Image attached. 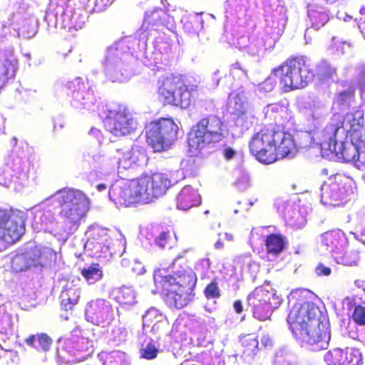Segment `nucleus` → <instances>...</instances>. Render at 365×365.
<instances>
[{"label": "nucleus", "mask_w": 365, "mask_h": 365, "mask_svg": "<svg viewBox=\"0 0 365 365\" xmlns=\"http://www.w3.org/2000/svg\"><path fill=\"white\" fill-rule=\"evenodd\" d=\"M175 183L164 173L143 174L113 190V200L126 207L135 203H150L165 195Z\"/></svg>", "instance_id": "1"}, {"label": "nucleus", "mask_w": 365, "mask_h": 365, "mask_svg": "<svg viewBox=\"0 0 365 365\" xmlns=\"http://www.w3.org/2000/svg\"><path fill=\"white\" fill-rule=\"evenodd\" d=\"M90 207V200L80 190L64 187L56 191L42 204V217L46 222L54 219L56 212L71 230H77Z\"/></svg>", "instance_id": "2"}, {"label": "nucleus", "mask_w": 365, "mask_h": 365, "mask_svg": "<svg viewBox=\"0 0 365 365\" xmlns=\"http://www.w3.org/2000/svg\"><path fill=\"white\" fill-rule=\"evenodd\" d=\"M249 149L257 160L268 165L289 156L296 150V145L289 133L269 125L253 134Z\"/></svg>", "instance_id": "3"}, {"label": "nucleus", "mask_w": 365, "mask_h": 365, "mask_svg": "<svg viewBox=\"0 0 365 365\" xmlns=\"http://www.w3.org/2000/svg\"><path fill=\"white\" fill-rule=\"evenodd\" d=\"M153 279L155 287L170 308L180 309L194 300L196 275H154Z\"/></svg>", "instance_id": "4"}, {"label": "nucleus", "mask_w": 365, "mask_h": 365, "mask_svg": "<svg viewBox=\"0 0 365 365\" xmlns=\"http://www.w3.org/2000/svg\"><path fill=\"white\" fill-rule=\"evenodd\" d=\"M226 136V125L217 115H207L194 124L187 133L188 151L197 155L204 148L220 143Z\"/></svg>", "instance_id": "5"}, {"label": "nucleus", "mask_w": 365, "mask_h": 365, "mask_svg": "<svg viewBox=\"0 0 365 365\" xmlns=\"http://www.w3.org/2000/svg\"><path fill=\"white\" fill-rule=\"evenodd\" d=\"M288 302L292 307L287 317V322L296 338L307 327L310 326V324L317 323L322 314L318 307L307 300L304 290L292 291L288 296Z\"/></svg>", "instance_id": "6"}, {"label": "nucleus", "mask_w": 365, "mask_h": 365, "mask_svg": "<svg viewBox=\"0 0 365 365\" xmlns=\"http://www.w3.org/2000/svg\"><path fill=\"white\" fill-rule=\"evenodd\" d=\"M272 74L279 79L282 91L289 92L307 85L310 70L303 56H292L273 68Z\"/></svg>", "instance_id": "7"}, {"label": "nucleus", "mask_w": 365, "mask_h": 365, "mask_svg": "<svg viewBox=\"0 0 365 365\" xmlns=\"http://www.w3.org/2000/svg\"><path fill=\"white\" fill-rule=\"evenodd\" d=\"M158 99L164 106L170 105L187 108L192 102L191 91L181 75L170 74L158 82Z\"/></svg>", "instance_id": "8"}, {"label": "nucleus", "mask_w": 365, "mask_h": 365, "mask_svg": "<svg viewBox=\"0 0 365 365\" xmlns=\"http://www.w3.org/2000/svg\"><path fill=\"white\" fill-rule=\"evenodd\" d=\"M178 131V126L172 118H160L145 125V140L153 152L161 153L177 140Z\"/></svg>", "instance_id": "9"}, {"label": "nucleus", "mask_w": 365, "mask_h": 365, "mask_svg": "<svg viewBox=\"0 0 365 365\" xmlns=\"http://www.w3.org/2000/svg\"><path fill=\"white\" fill-rule=\"evenodd\" d=\"M98 113L106 130L115 137L129 135L136 129L137 121L126 108L111 109L107 105H101Z\"/></svg>", "instance_id": "10"}, {"label": "nucleus", "mask_w": 365, "mask_h": 365, "mask_svg": "<svg viewBox=\"0 0 365 365\" xmlns=\"http://www.w3.org/2000/svg\"><path fill=\"white\" fill-rule=\"evenodd\" d=\"M282 302V298L269 284L256 287L247 297V304L252 308L253 317L265 321Z\"/></svg>", "instance_id": "11"}, {"label": "nucleus", "mask_w": 365, "mask_h": 365, "mask_svg": "<svg viewBox=\"0 0 365 365\" xmlns=\"http://www.w3.org/2000/svg\"><path fill=\"white\" fill-rule=\"evenodd\" d=\"M295 339L312 351L326 349L331 339L328 319L322 314L317 323L310 324Z\"/></svg>", "instance_id": "12"}, {"label": "nucleus", "mask_w": 365, "mask_h": 365, "mask_svg": "<svg viewBox=\"0 0 365 365\" xmlns=\"http://www.w3.org/2000/svg\"><path fill=\"white\" fill-rule=\"evenodd\" d=\"M24 232L22 212L18 210L0 209V241L14 244Z\"/></svg>", "instance_id": "13"}, {"label": "nucleus", "mask_w": 365, "mask_h": 365, "mask_svg": "<svg viewBox=\"0 0 365 365\" xmlns=\"http://www.w3.org/2000/svg\"><path fill=\"white\" fill-rule=\"evenodd\" d=\"M350 181L346 176L340 174L334 175L329 182H324L321 187V199L324 204L339 207L344 204Z\"/></svg>", "instance_id": "14"}, {"label": "nucleus", "mask_w": 365, "mask_h": 365, "mask_svg": "<svg viewBox=\"0 0 365 365\" xmlns=\"http://www.w3.org/2000/svg\"><path fill=\"white\" fill-rule=\"evenodd\" d=\"M324 361L327 365H359L362 361V356L356 348H334L327 352Z\"/></svg>", "instance_id": "15"}, {"label": "nucleus", "mask_w": 365, "mask_h": 365, "mask_svg": "<svg viewBox=\"0 0 365 365\" xmlns=\"http://www.w3.org/2000/svg\"><path fill=\"white\" fill-rule=\"evenodd\" d=\"M60 281L66 282L60 295L61 309L66 312L72 311L80 300L81 279L78 275H70L67 278H61Z\"/></svg>", "instance_id": "16"}, {"label": "nucleus", "mask_w": 365, "mask_h": 365, "mask_svg": "<svg viewBox=\"0 0 365 365\" xmlns=\"http://www.w3.org/2000/svg\"><path fill=\"white\" fill-rule=\"evenodd\" d=\"M111 313V306L102 299L91 301L86 308V317L88 321L98 326L108 321Z\"/></svg>", "instance_id": "17"}, {"label": "nucleus", "mask_w": 365, "mask_h": 365, "mask_svg": "<svg viewBox=\"0 0 365 365\" xmlns=\"http://www.w3.org/2000/svg\"><path fill=\"white\" fill-rule=\"evenodd\" d=\"M66 349L68 352L75 356L78 361L87 359L94 352L91 341L83 337H76L69 339L66 344Z\"/></svg>", "instance_id": "18"}, {"label": "nucleus", "mask_w": 365, "mask_h": 365, "mask_svg": "<svg viewBox=\"0 0 365 365\" xmlns=\"http://www.w3.org/2000/svg\"><path fill=\"white\" fill-rule=\"evenodd\" d=\"M322 244L330 252H342L347 246L345 234L340 230H333L323 233L321 236Z\"/></svg>", "instance_id": "19"}, {"label": "nucleus", "mask_w": 365, "mask_h": 365, "mask_svg": "<svg viewBox=\"0 0 365 365\" xmlns=\"http://www.w3.org/2000/svg\"><path fill=\"white\" fill-rule=\"evenodd\" d=\"M344 123V115L339 113H334L322 131L321 135L323 143L328 145V149L329 150L332 149L335 143H339L336 139V134L338 131L343 128Z\"/></svg>", "instance_id": "20"}, {"label": "nucleus", "mask_w": 365, "mask_h": 365, "mask_svg": "<svg viewBox=\"0 0 365 365\" xmlns=\"http://www.w3.org/2000/svg\"><path fill=\"white\" fill-rule=\"evenodd\" d=\"M168 17V13L163 9H156L145 13L140 30L143 32L159 31L165 26V20Z\"/></svg>", "instance_id": "21"}, {"label": "nucleus", "mask_w": 365, "mask_h": 365, "mask_svg": "<svg viewBox=\"0 0 365 365\" xmlns=\"http://www.w3.org/2000/svg\"><path fill=\"white\" fill-rule=\"evenodd\" d=\"M200 196L191 186H185L177 196V207L182 210H187L200 205Z\"/></svg>", "instance_id": "22"}, {"label": "nucleus", "mask_w": 365, "mask_h": 365, "mask_svg": "<svg viewBox=\"0 0 365 365\" xmlns=\"http://www.w3.org/2000/svg\"><path fill=\"white\" fill-rule=\"evenodd\" d=\"M17 67L18 60L13 55H9L3 61H0V88L15 77Z\"/></svg>", "instance_id": "23"}, {"label": "nucleus", "mask_w": 365, "mask_h": 365, "mask_svg": "<svg viewBox=\"0 0 365 365\" xmlns=\"http://www.w3.org/2000/svg\"><path fill=\"white\" fill-rule=\"evenodd\" d=\"M321 1H313V4L308 8V16L311 21L312 27L319 29L323 27L329 19V16L324 8L317 4Z\"/></svg>", "instance_id": "24"}, {"label": "nucleus", "mask_w": 365, "mask_h": 365, "mask_svg": "<svg viewBox=\"0 0 365 365\" xmlns=\"http://www.w3.org/2000/svg\"><path fill=\"white\" fill-rule=\"evenodd\" d=\"M358 146L353 143L339 142V144L333 145L330 151L344 162L352 163L357 154Z\"/></svg>", "instance_id": "25"}, {"label": "nucleus", "mask_w": 365, "mask_h": 365, "mask_svg": "<svg viewBox=\"0 0 365 365\" xmlns=\"http://www.w3.org/2000/svg\"><path fill=\"white\" fill-rule=\"evenodd\" d=\"M286 238L280 234L268 235L264 240V246L268 255L278 256L286 247Z\"/></svg>", "instance_id": "26"}, {"label": "nucleus", "mask_w": 365, "mask_h": 365, "mask_svg": "<svg viewBox=\"0 0 365 365\" xmlns=\"http://www.w3.org/2000/svg\"><path fill=\"white\" fill-rule=\"evenodd\" d=\"M26 344L38 351L47 352L51 349L52 339L45 333L30 335L25 339Z\"/></svg>", "instance_id": "27"}, {"label": "nucleus", "mask_w": 365, "mask_h": 365, "mask_svg": "<svg viewBox=\"0 0 365 365\" xmlns=\"http://www.w3.org/2000/svg\"><path fill=\"white\" fill-rule=\"evenodd\" d=\"M190 270L189 262L182 256L177 257L169 266L161 264V267L158 269L159 272H170L171 274H185Z\"/></svg>", "instance_id": "28"}, {"label": "nucleus", "mask_w": 365, "mask_h": 365, "mask_svg": "<svg viewBox=\"0 0 365 365\" xmlns=\"http://www.w3.org/2000/svg\"><path fill=\"white\" fill-rule=\"evenodd\" d=\"M140 155L143 153L138 149H127L123 150L118 157V165L123 169L132 168L139 161Z\"/></svg>", "instance_id": "29"}, {"label": "nucleus", "mask_w": 365, "mask_h": 365, "mask_svg": "<svg viewBox=\"0 0 365 365\" xmlns=\"http://www.w3.org/2000/svg\"><path fill=\"white\" fill-rule=\"evenodd\" d=\"M115 299L122 306L133 305L136 302V293L131 287L122 286L115 292Z\"/></svg>", "instance_id": "30"}, {"label": "nucleus", "mask_w": 365, "mask_h": 365, "mask_svg": "<svg viewBox=\"0 0 365 365\" xmlns=\"http://www.w3.org/2000/svg\"><path fill=\"white\" fill-rule=\"evenodd\" d=\"M91 258L90 256H86L78 259L76 265L78 267L81 274H97L98 272H102L101 264L98 262H91Z\"/></svg>", "instance_id": "31"}, {"label": "nucleus", "mask_w": 365, "mask_h": 365, "mask_svg": "<svg viewBox=\"0 0 365 365\" xmlns=\"http://www.w3.org/2000/svg\"><path fill=\"white\" fill-rule=\"evenodd\" d=\"M177 241L175 233L171 230L163 231L155 240V244L163 249L173 248L176 245Z\"/></svg>", "instance_id": "32"}, {"label": "nucleus", "mask_w": 365, "mask_h": 365, "mask_svg": "<svg viewBox=\"0 0 365 365\" xmlns=\"http://www.w3.org/2000/svg\"><path fill=\"white\" fill-rule=\"evenodd\" d=\"M351 44L336 38H333L330 44V49L335 55H344L351 51Z\"/></svg>", "instance_id": "33"}, {"label": "nucleus", "mask_w": 365, "mask_h": 365, "mask_svg": "<svg viewBox=\"0 0 365 365\" xmlns=\"http://www.w3.org/2000/svg\"><path fill=\"white\" fill-rule=\"evenodd\" d=\"M242 346L245 347V351L255 354L258 349L259 341L257 336L254 334H248L242 336L240 339Z\"/></svg>", "instance_id": "34"}, {"label": "nucleus", "mask_w": 365, "mask_h": 365, "mask_svg": "<svg viewBox=\"0 0 365 365\" xmlns=\"http://www.w3.org/2000/svg\"><path fill=\"white\" fill-rule=\"evenodd\" d=\"M355 97V88L352 86L338 93L335 96V102L337 105L342 106L354 101Z\"/></svg>", "instance_id": "35"}, {"label": "nucleus", "mask_w": 365, "mask_h": 365, "mask_svg": "<svg viewBox=\"0 0 365 365\" xmlns=\"http://www.w3.org/2000/svg\"><path fill=\"white\" fill-rule=\"evenodd\" d=\"M104 365H128V364L122 353L114 351L106 356Z\"/></svg>", "instance_id": "36"}, {"label": "nucleus", "mask_w": 365, "mask_h": 365, "mask_svg": "<svg viewBox=\"0 0 365 365\" xmlns=\"http://www.w3.org/2000/svg\"><path fill=\"white\" fill-rule=\"evenodd\" d=\"M347 117H351L350 127L351 130L356 131L361 127L364 123V113L361 110H356L353 113H347Z\"/></svg>", "instance_id": "37"}, {"label": "nucleus", "mask_w": 365, "mask_h": 365, "mask_svg": "<svg viewBox=\"0 0 365 365\" xmlns=\"http://www.w3.org/2000/svg\"><path fill=\"white\" fill-rule=\"evenodd\" d=\"M204 295L208 299H217L220 297V290L219 289L216 279H214L204 289Z\"/></svg>", "instance_id": "38"}, {"label": "nucleus", "mask_w": 365, "mask_h": 365, "mask_svg": "<svg viewBox=\"0 0 365 365\" xmlns=\"http://www.w3.org/2000/svg\"><path fill=\"white\" fill-rule=\"evenodd\" d=\"M345 251L340 257L341 263L345 266L356 265L359 261L358 255L352 250H344Z\"/></svg>", "instance_id": "39"}, {"label": "nucleus", "mask_w": 365, "mask_h": 365, "mask_svg": "<svg viewBox=\"0 0 365 365\" xmlns=\"http://www.w3.org/2000/svg\"><path fill=\"white\" fill-rule=\"evenodd\" d=\"M86 17L81 9H76L73 11L71 21L72 26L76 29H81L84 25Z\"/></svg>", "instance_id": "40"}, {"label": "nucleus", "mask_w": 365, "mask_h": 365, "mask_svg": "<svg viewBox=\"0 0 365 365\" xmlns=\"http://www.w3.org/2000/svg\"><path fill=\"white\" fill-rule=\"evenodd\" d=\"M351 317L358 325H365V307L361 304L356 306Z\"/></svg>", "instance_id": "41"}, {"label": "nucleus", "mask_w": 365, "mask_h": 365, "mask_svg": "<svg viewBox=\"0 0 365 365\" xmlns=\"http://www.w3.org/2000/svg\"><path fill=\"white\" fill-rule=\"evenodd\" d=\"M158 353V350L152 343H149L146 346L141 349V356L146 359H155Z\"/></svg>", "instance_id": "42"}, {"label": "nucleus", "mask_w": 365, "mask_h": 365, "mask_svg": "<svg viewBox=\"0 0 365 365\" xmlns=\"http://www.w3.org/2000/svg\"><path fill=\"white\" fill-rule=\"evenodd\" d=\"M275 77L271 73L263 82L259 84V89L264 92H270L274 90L277 82Z\"/></svg>", "instance_id": "43"}, {"label": "nucleus", "mask_w": 365, "mask_h": 365, "mask_svg": "<svg viewBox=\"0 0 365 365\" xmlns=\"http://www.w3.org/2000/svg\"><path fill=\"white\" fill-rule=\"evenodd\" d=\"M43 267H44V264L38 259H29L25 264V270L41 272Z\"/></svg>", "instance_id": "44"}, {"label": "nucleus", "mask_w": 365, "mask_h": 365, "mask_svg": "<svg viewBox=\"0 0 365 365\" xmlns=\"http://www.w3.org/2000/svg\"><path fill=\"white\" fill-rule=\"evenodd\" d=\"M202 22L196 17L189 18L184 24L185 28L188 32H196L201 27Z\"/></svg>", "instance_id": "45"}, {"label": "nucleus", "mask_w": 365, "mask_h": 365, "mask_svg": "<svg viewBox=\"0 0 365 365\" xmlns=\"http://www.w3.org/2000/svg\"><path fill=\"white\" fill-rule=\"evenodd\" d=\"M353 164L359 169H361L365 166V148L363 149L357 148V154L353 161Z\"/></svg>", "instance_id": "46"}, {"label": "nucleus", "mask_w": 365, "mask_h": 365, "mask_svg": "<svg viewBox=\"0 0 365 365\" xmlns=\"http://www.w3.org/2000/svg\"><path fill=\"white\" fill-rule=\"evenodd\" d=\"M130 271L134 274H143L146 272L144 265L139 261H132L129 262Z\"/></svg>", "instance_id": "47"}, {"label": "nucleus", "mask_w": 365, "mask_h": 365, "mask_svg": "<svg viewBox=\"0 0 365 365\" xmlns=\"http://www.w3.org/2000/svg\"><path fill=\"white\" fill-rule=\"evenodd\" d=\"M336 74V71L334 68L329 66H325L322 70V76L324 78H329Z\"/></svg>", "instance_id": "48"}, {"label": "nucleus", "mask_w": 365, "mask_h": 365, "mask_svg": "<svg viewBox=\"0 0 365 365\" xmlns=\"http://www.w3.org/2000/svg\"><path fill=\"white\" fill-rule=\"evenodd\" d=\"M237 100L240 101V99L237 98V99H235V105L236 106L238 105L239 106L237 108H234L232 113L235 115L241 116L245 113L246 110L244 108L243 103L242 102H240L238 103Z\"/></svg>", "instance_id": "49"}, {"label": "nucleus", "mask_w": 365, "mask_h": 365, "mask_svg": "<svg viewBox=\"0 0 365 365\" xmlns=\"http://www.w3.org/2000/svg\"><path fill=\"white\" fill-rule=\"evenodd\" d=\"M237 71L241 72V73L245 76H247V71L242 67L239 62L232 63L230 66V72L232 74H235Z\"/></svg>", "instance_id": "50"}, {"label": "nucleus", "mask_w": 365, "mask_h": 365, "mask_svg": "<svg viewBox=\"0 0 365 365\" xmlns=\"http://www.w3.org/2000/svg\"><path fill=\"white\" fill-rule=\"evenodd\" d=\"M222 154L223 157L226 160H230L234 158L236 155V152L232 148L227 147L224 149Z\"/></svg>", "instance_id": "51"}, {"label": "nucleus", "mask_w": 365, "mask_h": 365, "mask_svg": "<svg viewBox=\"0 0 365 365\" xmlns=\"http://www.w3.org/2000/svg\"><path fill=\"white\" fill-rule=\"evenodd\" d=\"M273 346V341L269 336H263L261 339V346L264 349L270 348Z\"/></svg>", "instance_id": "52"}, {"label": "nucleus", "mask_w": 365, "mask_h": 365, "mask_svg": "<svg viewBox=\"0 0 365 365\" xmlns=\"http://www.w3.org/2000/svg\"><path fill=\"white\" fill-rule=\"evenodd\" d=\"M331 272V271L329 267H327L324 266V264H319L318 266L316 267L317 274H330Z\"/></svg>", "instance_id": "53"}, {"label": "nucleus", "mask_w": 365, "mask_h": 365, "mask_svg": "<svg viewBox=\"0 0 365 365\" xmlns=\"http://www.w3.org/2000/svg\"><path fill=\"white\" fill-rule=\"evenodd\" d=\"M86 282L89 284H93L95 282L101 279L102 275H83Z\"/></svg>", "instance_id": "54"}, {"label": "nucleus", "mask_w": 365, "mask_h": 365, "mask_svg": "<svg viewBox=\"0 0 365 365\" xmlns=\"http://www.w3.org/2000/svg\"><path fill=\"white\" fill-rule=\"evenodd\" d=\"M69 88L74 93L76 92L79 93L81 90V83L79 81H73L69 84Z\"/></svg>", "instance_id": "55"}, {"label": "nucleus", "mask_w": 365, "mask_h": 365, "mask_svg": "<svg viewBox=\"0 0 365 365\" xmlns=\"http://www.w3.org/2000/svg\"><path fill=\"white\" fill-rule=\"evenodd\" d=\"M233 307L235 309V311L237 314H240L243 311V306L242 304V302L240 300H236L234 302Z\"/></svg>", "instance_id": "56"}, {"label": "nucleus", "mask_w": 365, "mask_h": 365, "mask_svg": "<svg viewBox=\"0 0 365 365\" xmlns=\"http://www.w3.org/2000/svg\"><path fill=\"white\" fill-rule=\"evenodd\" d=\"M272 110H278L280 109L282 111H287V108L282 103H277L271 105Z\"/></svg>", "instance_id": "57"}, {"label": "nucleus", "mask_w": 365, "mask_h": 365, "mask_svg": "<svg viewBox=\"0 0 365 365\" xmlns=\"http://www.w3.org/2000/svg\"><path fill=\"white\" fill-rule=\"evenodd\" d=\"M359 227L361 229V235L365 236V211L364 213L361 217Z\"/></svg>", "instance_id": "58"}, {"label": "nucleus", "mask_w": 365, "mask_h": 365, "mask_svg": "<svg viewBox=\"0 0 365 365\" xmlns=\"http://www.w3.org/2000/svg\"><path fill=\"white\" fill-rule=\"evenodd\" d=\"M210 262L208 259H203L200 261V262L198 264L199 267H202L205 269V271H207L210 268Z\"/></svg>", "instance_id": "59"}, {"label": "nucleus", "mask_w": 365, "mask_h": 365, "mask_svg": "<svg viewBox=\"0 0 365 365\" xmlns=\"http://www.w3.org/2000/svg\"><path fill=\"white\" fill-rule=\"evenodd\" d=\"M67 1L68 0H50V4L58 7L65 5Z\"/></svg>", "instance_id": "60"}, {"label": "nucleus", "mask_w": 365, "mask_h": 365, "mask_svg": "<svg viewBox=\"0 0 365 365\" xmlns=\"http://www.w3.org/2000/svg\"><path fill=\"white\" fill-rule=\"evenodd\" d=\"M97 3L102 4L103 6H107L110 5L113 2V0H96Z\"/></svg>", "instance_id": "61"}, {"label": "nucleus", "mask_w": 365, "mask_h": 365, "mask_svg": "<svg viewBox=\"0 0 365 365\" xmlns=\"http://www.w3.org/2000/svg\"><path fill=\"white\" fill-rule=\"evenodd\" d=\"M215 247L217 249L222 248V247H223V243L221 241H217L215 244Z\"/></svg>", "instance_id": "62"}, {"label": "nucleus", "mask_w": 365, "mask_h": 365, "mask_svg": "<svg viewBox=\"0 0 365 365\" xmlns=\"http://www.w3.org/2000/svg\"><path fill=\"white\" fill-rule=\"evenodd\" d=\"M105 188H106V185H103V184H100V185H98V189L99 190H104Z\"/></svg>", "instance_id": "63"}, {"label": "nucleus", "mask_w": 365, "mask_h": 365, "mask_svg": "<svg viewBox=\"0 0 365 365\" xmlns=\"http://www.w3.org/2000/svg\"><path fill=\"white\" fill-rule=\"evenodd\" d=\"M360 14H365V7H362L360 9Z\"/></svg>", "instance_id": "64"}]
</instances>
